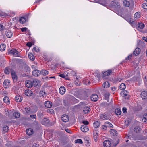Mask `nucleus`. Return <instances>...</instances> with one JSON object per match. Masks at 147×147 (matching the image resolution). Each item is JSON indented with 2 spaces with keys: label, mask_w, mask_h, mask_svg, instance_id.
Listing matches in <instances>:
<instances>
[{
  "label": "nucleus",
  "mask_w": 147,
  "mask_h": 147,
  "mask_svg": "<svg viewBox=\"0 0 147 147\" xmlns=\"http://www.w3.org/2000/svg\"><path fill=\"white\" fill-rule=\"evenodd\" d=\"M101 119L103 120H110L111 119L110 115L107 112H105L103 114L100 115Z\"/></svg>",
  "instance_id": "nucleus-1"
},
{
  "label": "nucleus",
  "mask_w": 147,
  "mask_h": 147,
  "mask_svg": "<svg viewBox=\"0 0 147 147\" xmlns=\"http://www.w3.org/2000/svg\"><path fill=\"white\" fill-rule=\"evenodd\" d=\"M12 54L14 56H19V52L15 49H12L10 51H9L8 54Z\"/></svg>",
  "instance_id": "nucleus-2"
},
{
  "label": "nucleus",
  "mask_w": 147,
  "mask_h": 147,
  "mask_svg": "<svg viewBox=\"0 0 147 147\" xmlns=\"http://www.w3.org/2000/svg\"><path fill=\"white\" fill-rule=\"evenodd\" d=\"M41 72L37 69L34 70L32 71V75L34 76L37 77L40 76Z\"/></svg>",
  "instance_id": "nucleus-3"
},
{
  "label": "nucleus",
  "mask_w": 147,
  "mask_h": 147,
  "mask_svg": "<svg viewBox=\"0 0 147 147\" xmlns=\"http://www.w3.org/2000/svg\"><path fill=\"white\" fill-rule=\"evenodd\" d=\"M81 131L84 132H86L89 130L88 127L86 125H82L81 127Z\"/></svg>",
  "instance_id": "nucleus-4"
},
{
  "label": "nucleus",
  "mask_w": 147,
  "mask_h": 147,
  "mask_svg": "<svg viewBox=\"0 0 147 147\" xmlns=\"http://www.w3.org/2000/svg\"><path fill=\"white\" fill-rule=\"evenodd\" d=\"M98 96L96 94H93L91 96V99L93 101L96 102L98 100Z\"/></svg>",
  "instance_id": "nucleus-5"
},
{
  "label": "nucleus",
  "mask_w": 147,
  "mask_h": 147,
  "mask_svg": "<svg viewBox=\"0 0 147 147\" xmlns=\"http://www.w3.org/2000/svg\"><path fill=\"white\" fill-rule=\"evenodd\" d=\"M61 119L63 121L65 122L68 121L69 120L68 116L66 114L63 115L61 117Z\"/></svg>",
  "instance_id": "nucleus-6"
},
{
  "label": "nucleus",
  "mask_w": 147,
  "mask_h": 147,
  "mask_svg": "<svg viewBox=\"0 0 147 147\" xmlns=\"http://www.w3.org/2000/svg\"><path fill=\"white\" fill-rule=\"evenodd\" d=\"M103 144L105 147H110L111 145V142L109 140H106L104 142Z\"/></svg>",
  "instance_id": "nucleus-7"
},
{
  "label": "nucleus",
  "mask_w": 147,
  "mask_h": 147,
  "mask_svg": "<svg viewBox=\"0 0 147 147\" xmlns=\"http://www.w3.org/2000/svg\"><path fill=\"white\" fill-rule=\"evenodd\" d=\"M12 77L14 82H15L17 81V77L16 74L15 72L13 71H11Z\"/></svg>",
  "instance_id": "nucleus-8"
},
{
  "label": "nucleus",
  "mask_w": 147,
  "mask_h": 147,
  "mask_svg": "<svg viewBox=\"0 0 147 147\" xmlns=\"http://www.w3.org/2000/svg\"><path fill=\"white\" fill-rule=\"evenodd\" d=\"M141 97L143 99H146L147 98V92L146 91H143L141 94Z\"/></svg>",
  "instance_id": "nucleus-9"
},
{
  "label": "nucleus",
  "mask_w": 147,
  "mask_h": 147,
  "mask_svg": "<svg viewBox=\"0 0 147 147\" xmlns=\"http://www.w3.org/2000/svg\"><path fill=\"white\" fill-rule=\"evenodd\" d=\"M65 90H66L65 88L62 86H61L59 90L60 93L62 95L63 94L65 93Z\"/></svg>",
  "instance_id": "nucleus-10"
},
{
  "label": "nucleus",
  "mask_w": 147,
  "mask_h": 147,
  "mask_svg": "<svg viewBox=\"0 0 147 147\" xmlns=\"http://www.w3.org/2000/svg\"><path fill=\"white\" fill-rule=\"evenodd\" d=\"M25 93L26 95L28 96H31L32 92L31 90L27 89L25 90Z\"/></svg>",
  "instance_id": "nucleus-11"
},
{
  "label": "nucleus",
  "mask_w": 147,
  "mask_h": 147,
  "mask_svg": "<svg viewBox=\"0 0 147 147\" xmlns=\"http://www.w3.org/2000/svg\"><path fill=\"white\" fill-rule=\"evenodd\" d=\"M22 97L20 95H16L15 97V100L18 102H21L22 100Z\"/></svg>",
  "instance_id": "nucleus-12"
},
{
  "label": "nucleus",
  "mask_w": 147,
  "mask_h": 147,
  "mask_svg": "<svg viewBox=\"0 0 147 147\" xmlns=\"http://www.w3.org/2000/svg\"><path fill=\"white\" fill-rule=\"evenodd\" d=\"M140 49L139 48H136L134 51V54L136 56L138 55L140 53Z\"/></svg>",
  "instance_id": "nucleus-13"
},
{
  "label": "nucleus",
  "mask_w": 147,
  "mask_h": 147,
  "mask_svg": "<svg viewBox=\"0 0 147 147\" xmlns=\"http://www.w3.org/2000/svg\"><path fill=\"white\" fill-rule=\"evenodd\" d=\"M5 34L7 37L10 38L12 36L13 33L11 31L8 30L6 31Z\"/></svg>",
  "instance_id": "nucleus-14"
},
{
  "label": "nucleus",
  "mask_w": 147,
  "mask_h": 147,
  "mask_svg": "<svg viewBox=\"0 0 147 147\" xmlns=\"http://www.w3.org/2000/svg\"><path fill=\"white\" fill-rule=\"evenodd\" d=\"M32 83V86L35 87L39 83V81L36 79L31 80Z\"/></svg>",
  "instance_id": "nucleus-15"
},
{
  "label": "nucleus",
  "mask_w": 147,
  "mask_h": 147,
  "mask_svg": "<svg viewBox=\"0 0 147 147\" xmlns=\"http://www.w3.org/2000/svg\"><path fill=\"white\" fill-rule=\"evenodd\" d=\"M45 106L47 108H50L52 106V103L49 101H46L45 103Z\"/></svg>",
  "instance_id": "nucleus-16"
},
{
  "label": "nucleus",
  "mask_w": 147,
  "mask_h": 147,
  "mask_svg": "<svg viewBox=\"0 0 147 147\" xmlns=\"http://www.w3.org/2000/svg\"><path fill=\"white\" fill-rule=\"evenodd\" d=\"M11 71H13L11 70L9 67L5 68L4 70V73L6 74H9Z\"/></svg>",
  "instance_id": "nucleus-17"
},
{
  "label": "nucleus",
  "mask_w": 147,
  "mask_h": 147,
  "mask_svg": "<svg viewBox=\"0 0 147 147\" xmlns=\"http://www.w3.org/2000/svg\"><path fill=\"white\" fill-rule=\"evenodd\" d=\"M113 7L115 8L116 9H118L120 7V6L119 4L118 3L115 2H113Z\"/></svg>",
  "instance_id": "nucleus-18"
},
{
  "label": "nucleus",
  "mask_w": 147,
  "mask_h": 147,
  "mask_svg": "<svg viewBox=\"0 0 147 147\" xmlns=\"http://www.w3.org/2000/svg\"><path fill=\"white\" fill-rule=\"evenodd\" d=\"M100 125V122L98 121L94 122L93 123L94 127L95 128H98Z\"/></svg>",
  "instance_id": "nucleus-19"
},
{
  "label": "nucleus",
  "mask_w": 147,
  "mask_h": 147,
  "mask_svg": "<svg viewBox=\"0 0 147 147\" xmlns=\"http://www.w3.org/2000/svg\"><path fill=\"white\" fill-rule=\"evenodd\" d=\"M83 111L85 114L88 113L90 112V108L87 106L84 107Z\"/></svg>",
  "instance_id": "nucleus-20"
},
{
  "label": "nucleus",
  "mask_w": 147,
  "mask_h": 147,
  "mask_svg": "<svg viewBox=\"0 0 147 147\" xmlns=\"http://www.w3.org/2000/svg\"><path fill=\"white\" fill-rule=\"evenodd\" d=\"M112 72V69H109L107 71L103 73L104 75L109 76L111 75Z\"/></svg>",
  "instance_id": "nucleus-21"
},
{
  "label": "nucleus",
  "mask_w": 147,
  "mask_h": 147,
  "mask_svg": "<svg viewBox=\"0 0 147 147\" xmlns=\"http://www.w3.org/2000/svg\"><path fill=\"white\" fill-rule=\"evenodd\" d=\"M26 132L28 135H30L33 134V129H32L30 128L29 129H26Z\"/></svg>",
  "instance_id": "nucleus-22"
},
{
  "label": "nucleus",
  "mask_w": 147,
  "mask_h": 147,
  "mask_svg": "<svg viewBox=\"0 0 147 147\" xmlns=\"http://www.w3.org/2000/svg\"><path fill=\"white\" fill-rule=\"evenodd\" d=\"M32 81L31 80H29L26 83V86L28 88L32 87Z\"/></svg>",
  "instance_id": "nucleus-23"
},
{
  "label": "nucleus",
  "mask_w": 147,
  "mask_h": 147,
  "mask_svg": "<svg viewBox=\"0 0 147 147\" xmlns=\"http://www.w3.org/2000/svg\"><path fill=\"white\" fill-rule=\"evenodd\" d=\"M103 86L105 88H107L110 86L109 82L108 81L105 82L103 84Z\"/></svg>",
  "instance_id": "nucleus-24"
},
{
  "label": "nucleus",
  "mask_w": 147,
  "mask_h": 147,
  "mask_svg": "<svg viewBox=\"0 0 147 147\" xmlns=\"http://www.w3.org/2000/svg\"><path fill=\"white\" fill-rule=\"evenodd\" d=\"M19 21L20 23L24 24L26 22V19L25 17H22L19 19Z\"/></svg>",
  "instance_id": "nucleus-25"
},
{
  "label": "nucleus",
  "mask_w": 147,
  "mask_h": 147,
  "mask_svg": "<svg viewBox=\"0 0 147 147\" xmlns=\"http://www.w3.org/2000/svg\"><path fill=\"white\" fill-rule=\"evenodd\" d=\"M104 124L106 125L107 127H109L110 128H113V126L112 124L110 122L108 121L105 122Z\"/></svg>",
  "instance_id": "nucleus-26"
},
{
  "label": "nucleus",
  "mask_w": 147,
  "mask_h": 147,
  "mask_svg": "<svg viewBox=\"0 0 147 147\" xmlns=\"http://www.w3.org/2000/svg\"><path fill=\"white\" fill-rule=\"evenodd\" d=\"M28 57L32 60L34 61L35 59L34 56L30 52L28 55Z\"/></svg>",
  "instance_id": "nucleus-27"
},
{
  "label": "nucleus",
  "mask_w": 147,
  "mask_h": 147,
  "mask_svg": "<svg viewBox=\"0 0 147 147\" xmlns=\"http://www.w3.org/2000/svg\"><path fill=\"white\" fill-rule=\"evenodd\" d=\"M49 123L48 119L46 118H44L42 121V124L45 125Z\"/></svg>",
  "instance_id": "nucleus-28"
},
{
  "label": "nucleus",
  "mask_w": 147,
  "mask_h": 147,
  "mask_svg": "<svg viewBox=\"0 0 147 147\" xmlns=\"http://www.w3.org/2000/svg\"><path fill=\"white\" fill-rule=\"evenodd\" d=\"M98 133L97 132V131H94L93 133V137L94 140L95 141H96L97 140V138L98 136Z\"/></svg>",
  "instance_id": "nucleus-29"
},
{
  "label": "nucleus",
  "mask_w": 147,
  "mask_h": 147,
  "mask_svg": "<svg viewBox=\"0 0 147 147\" xmlns=\"http://www.w3.org/2000/svg\"><path fill=\"white\" fill-rule=\"evenodd\" d=\"M110 132L111 135L113 136L116 135L117 134V132L116 130L113 129H112L110 130Z\"/></svg>",
  "instance_id": "nucleus-30"
},
{
  "label": "nucleus",
  "mask_w": 147,
  "mask_h": 147,
  "mask_svg": "<svg viewBox=\"0 0 147 147\" xmlns=\"http://www.w3.org/2000/svg\"><path fill=\"white\" fill-rule=\"evenodd\" d=\"M141 129L138 126L135 127L134 128V131L136 133H139L141 131Z\"/></svg>",
  "instance_id": "nucleus-31"
},
{
  "label": "nucleus",
  "mask_w": 147,
  "mask_h": 147,
  "mask_svg": "<svg viewBox=\"0 0 147 147\" xmlns=\"http://www.w3.org/2000/svg\"><path fill=\"white\" fill-rule=\"evenodd\" d=\"M5 45L4 44H2L0 45V51H4L5 49Z\"/></svg>",
  "instance_id": "nucleus-32"
},
{
  "label": "nucleus",
  "mask_w": 147,
  "mask_h": 147,
  "mask_svg": "<svg viewBox=\"0 0 147 147\" xmlns=\"http://www.w3.org/2000/svg\"><path fill=\"white\" fill-rule=\"evenodd\" d=\"M115 113L117 115H119L121 114V112L120 109L117 108L115 109Z\"/></svg>",
  "instance_id": "nucleus-33"
},
{
  "label": "nucleus",
  "mask_w": 147,
  "mask_h": 147,
  "mask_svg": "<svg viewBox=\"0 0 147 147\" xmlns=\"http://www.w3.org/2000/svg\"><path fill=\"white\" fill-rule=\"evenodd\" d=\"M39 95L40 97H44L46 95V94L45 91H41L40 92Z\"/></svg>",
  "instance_id": "nucleus-34"
},
{
  "label": "nucleus",
  "mask_w": 147,
  "mask_h": 147,
  "mask_svg": "<svg viewBox=\"0 0 147 147\" xmlns=\"http://www.w3.org/2000/svg\"><path fill=\"white\" fill-rule=\"evenodd\" d=\"M123 5L125 6L128 7L129 6L130 3L128 1L125 0L123 2Z\"/></svg>",
  "instance_id": "nucleus-35"
},
{
  "label": "nucleus",
  "mask_w": 147,
  "mask_h": 147,
  "mask_svg": "<svg viewBox=\"0 0 147 147\" xmlns=\"http://www.w3.org/2000/svg\"><path fill=\"white\" fill-rule=\"evenodd\" d=\"M122 94L123 95V96L127 97V98H129V94L127 92V91L126 90H125L122 92Z\"/></svg>",
  "instance_id": "nucleus-36"
},
{
  "label": "nucleus",
  "mask_w": 147,
  "mask_h": 147,
  "mask_svg": "<svg viewBox=\"0 0 147 147\" xmlns=\"http://www.w3.org/2000/svg\"><path fill=\"white\" fill-rule=\"evenodd\" d=\"M3 100L5 103H6L7 104L9 103V98L7 96H6L4 97Z\"/></svg>",
  "instance_id": "nucleus-37"
},
{
  "label": "nucleus",
  "mask_w": 147,
  "mask_h": 147,
  "mask_svg": "<svg viewBox=\"0 0 147 147\" xmlns=\"http://www.w3.org/2000/svg\"><path fill=\"white\" fill-rule=\"evenodd\" d=\"M126 88L125 84L124 83L121 84L120 86V89L121 90H123Z\"/></svg>",
  "instance_id": "nucleus-38"
},
{
  "label": "nucleus",
  "mask_w": 147,
  "mask_h": 147,
  "mask_svg": "<svg viewBox=\"0 0 147 147\" xmlns=\"http://www.w3.org/2000/svg\"><path fill=\"white\" fill-rule=\"evenodd\" d=\"M10 82L8 80H5L3 82V86H7L9 84Z\"/></svg>",
  "instance_id": "nucleus-39"
},
{
  "label": "nucleus",
  "mask_w": 147,
  "mask_h": 147,
  "mask_svg": "<svg viewBox=\"0 0 147 147\" xmlns=\"http://www.w3.org/2000/svg\"><path fill=\"white\" fill-rule=\"evenodd\" d=\"M138 27L141 29H143L144 27V25L142 23H139L138 24Z\"/></svg>",
  "instance_id": "nucleus-40"
},
{
  "label": "nucleus",
  "mask_w": 147,
  "mask_h": 147,
  "mask_svg": "<svg viewBox=\"0 0 147 147\" xmlns=\"http://www.w3.org/2000/svg\"><path fill=\"white\" fill-rule=\"evenodd\" d=\"M13 115L16 118H19L20 117V114L18 112H15L13 114Z\"/></svg>",
  "instance_id": "nucleus-41"
},
{
  "label": "nucleus",
  "mask_w": 147,
  "mask_h": 147,
  "mask_svg": "<svg viewBox=\"0 0 147 147\" xmlns=\"http://www.w3.org/2000/svg\"><path fill=\"white\" fill-rule=\"evenodd\" d=\"M110 94L109 93H106L105 94V99L107 100L108 102L109 101V97L110 96Z\"/></svg>",
  "instance_id": "nucleus-42"
},
{
  "label": "nucleus",
  "mask_w": 147,
  "mask_h": 147,
  "mask_svg": "<svg viewBox=\"0 0 147 147\" xmlns=\"http://www.w3.org/2000/svg\"><path fill=\"white\" fill-rule=\"evenodd\" d=\"M41 72L42 73V74L45 76L47 75L49 73V72L48 71L43 69Z\"/></svg>",
  "instance_id": "nucleus-43"
},
{
  "label": "nucleus",
  "mask_w": 147,
  "mask_h": 147,
  "mask_svg": "<svg viewBox=\"0 0 147 147\" xmlns=\"http://www.w3.org/2000/svg\"><path fill=\"white\" fill-rule=\"evenodd\" d=\"M84 140L85 141V145L86 146H90V143L89 140L87 139H84Z\"/></svg>",
  "instance_id": "nucleus-44"
},
{
  "label": "nucleus",
  "mask_w": 147,
  "mask_h": 147,
  "mask_svg": "<svg viewBox=\"0 0 147 147\" xmlns=\"http://www.w3.org/2000/svg\"><path fill=\"white\" fill-rule=\"evenodd\" d=\"M25 71L26 72H28L30 71V68L28 66H26L24 67Z\"/></svg>",
  "instance_id": "nucleus-45"
},
{
  "label": "nucleus",
  "mask_w": 147,
  "mask_h": 147,
  "mask_svg": "<svg viewBox=\"0 0 147 147\" xmlns=\"http://www.w3.org/2000/svg\"><path fill=\"white\" fill-rule=\"evenodd\" d=\"M142 109V107L141 106H138L136 108H135L134 111H139Z\"/></svg>",
  "instance_id": "nucleus-46"
},
{
  "label": "nucleus",
  "mask_w": 147,
  "mask_h": 147,
  "mask_svg": "<svg viewBox=\"0 0 147 147\" xmlns=\"http://www.w3.org/2000/svg\"><path fill=\"white\" fill-rule=\"evenodd\" d=\"M30 110L29 107L26 108L24 109V112L25 114H28L29 113Z\"/></svg>",
  "instance_id": "nucleus-47"
},
{
  "label": "nucleus",
  "mask_w": 147,
  "mask_h": 147,
  "mask_svg": "<svg viewBox=\"0 0 147 147\" xmlns=\"http://www.w3.org/2000/svg\"><path fill=\"white\" fill-rule=\"evenodd\" d=\"M83 83L85 84L88 85L90 83V82L88 80H85L83 81Z\"/></svg>",
  "instance_id": "nucleus-48"
},
{
  "label": "nucleus",
  "mask_w": 147,
  "mask_h": 147,
  "mask_svg": "<svg viewBox=\"0 0 147 147\" xmlns=\"http://www.w3.org/2000/svg\"><path fill=\"white\" fill-rule=\"evenodd\" d=\"M9 127L7 126H4L3 128V131L5 132H7L8 130Z\"/></svg>",
  "instance_id": "nucleus-49"
},
{
  "label": "nucleus",
  "mask_w": 147,
  "mask_h": 147,
  "mask_svg": "<svg viewBox=\"0 0 147 147\" xmlns=\"http://www.w3.org/2000/svg\"><path fill=\"white\" fill-rule=\"evenodd\" d=\"M75 142L76 143H78L81 144L83 143V142L81 139H78L76 140H75Z\"/></svg>",
  "instance_id": "nucleus-50"
},
{
  "label": "nucleus",
  "mask_w": 147,
  "mask_h": 147,
  "mask_svg": "<svg viewBox=\"0 0 147 147\" xmlns=\"http://www.w3.org/2000/svg\"><path fill=\"white\" fill-rule=\"evenodd\" d=\"M43 115V112L41 111H38L37 113V115L39 117H41Z\"/></svg>",
  "instance_id": "nucleus-51"
},
{
  "label": "nucleus",
  "mask_w": 147,
  "mask_h": 147,
  "mask_svg": "<svg viewBox=\"0 0 147 147\" xmlns=\"http://www.w3.org/2000/svg\"><path fill=\"white\" fill-rule=\"evenodd\" d=\"M107 126L105 124L102 126V130H106L107 129Z\"/></svg>",
  "instance_id": "nucleus-52"
},
{
  "label": "nucleus",
  "mask_w": 147,
  "mask_h": 147,
  "mask_svg": "<svg viewBox=\"0 0 147 147\" xmlns=\"http://www.w3.org/2000/svg\"><path fill=\"white\" fill-rule=\"evenodd\" d=\"M142 7L144 9H147V3H143L142 5Z\"/></svg>",
  "instance_id": "nucleus-53"
},
{
  "label": "nucleus",
  "mask_w": 147,
  "mask_h": 147,
  "mask_svg": "<svg viewBox=\"0 0 147 147\" xmlns=\"http://www.w3.org/2000/svg\"><path fill=\"white\" fill-rule=\"evenodd\" d=\"M139 17V14L138 12H136L134 15V18L136 19L138 18Z\"/></svg>",
  "instance_id": "nucleus-54"
},
{
  "label": "nucleus",
  "mask_w": 147,
  "mask_h": 147,
  "mask_svg": "<svg viewBox=\"0 0 147 147\" xmlns=\"http://www.w3.org/2000/svg\"><path fill=\"white\" fill-rule=\"evenodd\" d=\"M30 117L32 119H36V114H32L30 115Z\"/></svg>",
  "instance_id": "nucleus-55"
},
{
  "label": "nucleus",
  "mask_w": 147,
  "mask_h": 147,
  "mask_svg": "<svg viewBox=\"0 0 147 147\" xmlns=\"http://www.w3.org/2000/svg\"><path fill=\"white\" fill-rule=\"evenodd\" d=\"M132 56V54H131L130 55H129V56H128L126 58V60H129L131 59Z\"/></svg>",
  "instance_id": "nucleus-56"
},
{
  "label": "nucleus",
  "mask_w": 147,
  "mask_h": 147,
  "mask_svg": "<svg viewBox=\"0 0 147 147\" xmlns=\"http://www.w3.org/2000/svg\"><path fill=\"white\" fill-rule=\"evenodd\" d=\"M82 123L84 124V125H87L88 124L89 122L87 121L84 120L83 121Z\"/></svg>",
  "instance_id": "nucleus-57"
},
{
  "label": "nucleus",
  "mask_w": 147,
  "mask_h": 147,
  "mask_svg": "<svg viewBox=\"0 0 147 147\" xmlns=\"http://www.w3.org/2000/svg\"><path fill=\"white\" fill-rule=\"evenodd\" d=\"M65 131L68 133L71 134L72 133V131L69 129H68L67 128H65Z\"/></svg>",
  "instance_id": "nucleus-58"
},
{
  "label": "nucleus",
  "mask_w": 147,
  "mask_h": 147,
  "mask_svg": "<svg viewBox=\"0 0 147 147\" xmlns=\"http://www.w3.org/2000/svg\"><path fill=\"white\" fill-rule=\"evenodd\" d=\"M26 46L30 47L32 45V44L31 42H28L26 44Z\"/></svg>",
  "instance_id": "nucleus-59"
},
{
  "label": "nucleus",
  "mask_w": 147,
  "mask_h": 147,
  "mask_svg": "<svg viewBox=\"0 0 147 147\" xmlns=\"http://www.w3.org/2000/svg\"><path fill=\"white\" fill-rule=\"evenodd\" d=\"M27 29V28L26 27L22 28H21V30L22 32L26 31Z\"/></svg>",
  "instance_id": "nucleus-60"
},
{
  "label": "nucleus",
  "mask_w": 147,
  "mask_h": 147,
  "mask_svg": "<svg viewBox=\"0 0 147 147\" xmlns=\"http://www.w3.org/2000/svg\"><path fill=\"white\" fill-rule=\"evenodd\" d=\"M122 110L123 113H125L127 112V109L126 108H123L122 109Z\"/></svg>",
  "instance_id": "nucleus-61"
},
{
  "label": "nucleus",
  "mask_w": 147,
  "mask_h": 147,
  "mask_svg": "<svg viewBox=\"0 0 147 147\" xmlns=\"http://www.w3.org/2000/svg\"><path fill=\"white\" fill-rule=\"evenodd\" d=\"M4 27L3 25L0 24V31L2 30L4 28Z\"/></svg>",
  "instance_id": "nucleus-62"
},
{
  "label": "nucleus",
  "mask_w": 147,
  "mask_h": 147,
  "mask_svg": "<svg viewBox=\"0 0 147 147\" xmlns=\"http://www.w3.org/2000/svg\"><path fill=\"white\" fill-rule=\"evenodd\" d=\"M39 144L36 143H34L32 146V147H38Z\"/></svg>",
  "instance_id": "nucleus-63"
},
{
  "label": "nucleus",
  "mask_w": 147,
  "mask_h": 147,
  "mask_svg": "<svg viewBox=\"0 0 147 147\" xmlns=\"http://www.w3.org/2000/svg\"><path fill=\"white\" fill-rule=\"evenodd\" d=\"M59 76L63 78H65L66 77V76L64 74H61L59 75Z\"/></svg>",
  "instance_id": "nucleus-64"
}]
</instances>
